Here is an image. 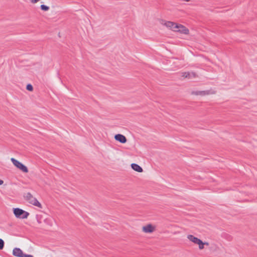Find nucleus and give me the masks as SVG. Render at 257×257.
<instances>
[{"label":"nucleus","mask_w":257,"mask_h":257,"mask_svg":"<svg viewBox=\"0 0 257 257\" xmlns=\"http://www.w3.org/2000/svg\"><path fill=\"white\" fill-rule=\"evenodd\" d=\"M14 213L16 217L22 219L27 218L29 215L28 212L18 208L14 209Z\"/></svg>","instance_id":"nucleus-1"},{"label":"nucleus","mask_w":257,"mask_h":257,"mask_svg":"<svg viewBox=\"0 0 257 257\" xmlns=\"http://www.w3.org/2000/svg\"><path fill=\"white\" fill-rule=\"evenodd\" d=\"M11 160L13 164H14V165L16 166L17 168L21 170L23 172H28L29 171L27 167L24 165H23L22 163L20 162L19 161L17 160L16 159L13 158H11Z\"/></svg>","instance_id":"nucleus-2"},{"label":"nucleus","mask_w":257,"mask_h":257,"mask_svg":"<svg viewBox=\"0 0 257 257\" xmlns=\"http://www.w3.org/2000/svg\"><path fill=\"white\" fill-rule=\"evenodd\" d=\"M161 24L165 26H166L167 28H170L172 30L175 31V30H177V28L178 27V25L176 23H173L172 22L170 21H165L164 20H162Z\"/></svg>","instance_id":"nucleus-3"},{"label":"nucleus","mask_w":257,"mask_h":257,"mask_svg":"<svg viewBox=\"0 0 257 257\" xmlns=\"http://www.w3.org/2000/svg\"><path fill=\"white\" fill-rule=\"evenodd\" d=\"M180 76L184 78L192 79L196 77L197 75L194 72H183L180 73Z\"/></svg>","instance_id":"nucleus-4"},{"label":"nucleus","mask_w":257,"mask_h":257,"mask_svg":"<svg viewBox=\"0 0 257 257\" xmlns=\"http://www.w3.org/2000/svg\"><path fill=\"white\" fill-rule=\"evenodd\" d=\"M176 32H179L184 34H187L189 33V30L182 25L178 24Z\"/></svg>","instance_id":"nucleus-5"},{"label":"nucleus","mask_w":257,"mask_h":257,"mask_svg":"<svg viewBox=\"0 0 257 257\" xmlns=\"http://www.w3.org/2000/svg\"><path fill=\"white\" fill-rule=\"evenodd\" d=\"M114 139L119 142L121 143H125L126 142L127 140L125 136L121 134H117L115 135Z\"/></svg>","instance_id":"nucleus-6"},{"label":"nucleus","mask_w":257,"mask_h":257,"mask_svg":"<svg viewBox=\"0 0 257 257\" xmlns=\"http://www.w3.org/2000/svg\"><path fill=\"white\" fill-rule=\"evenodd\" d=\"M155 230V228L151 224H148L143 227V231L145 233H152Z\"/></svg>","instance_id":"nucleus-7"},{"label":"nucleus","mask_w":257,"mask_h":257,"mask_svg":"<svg viewBox=\"0 0 257 257\" xmlns=\"http://www.w3.org/2000/svg\"><path fill=\"white\" fill-rule=\"evenodd\" d=\"M13 254L16 256L22 257L24 252L20 248L16 247L13 250Z\"/></svg>","instance_id":"nucleus-8"},{"label":"nucleus","mask_w":257,"mask_h":257,"mask_svg":"<svg viewBox=\"0 0 257 257\" xmlns=\"http://www.w3.org/2000/svg\"><path fill=\"white\" fill-rule=\"evenodd\" d=\"M28 201L30 203L33 204V205L37 206L40 208H42L41 203L37 200L36 198L34 197H31V198Z\"/></svg>","instance_id":"nucleus-9"},{"label":"nucleus","mask_w":257,"mask_h":257,"mask_svg":"<svg viewBox=\"0 0 257 257\" xmlns=\"http://www.w3.org/2000/svg\"><path fill=\"white\" fill-rule=\"evenodd\" d=\"M187 238L191 241H192V242L195 243V244H197L198 243H199V242H201L200 241V240L201 239L198 238L197 237H195L193 235H187Z\"/></svg>","instance_id":"nucleus-10"},{"label":"nucleus","mask_w":257,"mask_h":257,"mask_svg":"<svg viewBox=\"0 0 257 257\" xmlns=\"http://www.w3.org/2000/svg\"><path fill=\"white\" fill-rule=\"evenodd\" d=\"M192 94L196 95L204 96V95L209 94V91H208V90H207V91H193L192 92Z\"/></svg>","instance_id":"nucleus-11"},{"label":"nucleus","mask_w":257,"mask_h":257,"mask_svg":"<svg viewBox=\"0 0 257 257\" xmlns=\"http://www.w3.org/2000/svg\"><path fill=\"white\" fill-rule=\"evenodd\" d=\"M132 168L133 170L135 171L138 172H143V169L138 164H132L131 165Z\"/></svg>","instance_id":"nucleus-12"},{"label":"nucleus","mask_w":257,"mask_h":257,"mask_svg":"<svg viewBox=\"0 0 257 257\" xmlns=\"http://www.w3.org/2000/svg\"><path fill=\"white\" fill-rule=\"evenodd\" d=\"M200 241L201 242L198 243L197 244H198L199 248L200 249H203L204 248V243H203V242L201 240H200Z\"/></svg>","instance_id":"nucleus-13"},{"label":"nucleus","mask_w":257,"mask_h":257,"mask_svg":"<svg viewBox=\"0 0 257 257\" xmlns=\"http://www.w3.org/2000/svg\"><path fill=\"white\" fill-rule=\"evenodd\" d=\"M5 245V242L4 241L0 238V250H2L4 248Z\"/></svg>","instance_id":"nucleus-14"},{"label":"nucleus","mask_w":257,"mask_h":257,"mask_svg":"<svg viewBox=\"0 0 257 257\" xmlns=\"http://www.w3.org/2000/svg\"><path fill=\"white\" fill-rule=\"evenodd\" d=\"M41 9L42 10H44V11H48L49 9V7L46 6V5H42L41 6Z\"/></svg>","instance_id":"nucleus-15"},{"label":"nucleus","mask_w":257,"mask_h":257,"mask_svg":"<svg viewBox=\"0 0 257 257\" xmlns=\"http://www.w3.org/2000/svg\"><path fill=\"white\" fill-rule=\"evenodd\" d=\"M33 196L32 195V194L30 193H28L26 194V196H25V197L26 198V199L29 201L31 198V197H33Z\"/></svg>","instance_id":"nucleus-16"},{"label":"nucleus","mask_w":257,"mask_h":257,"mask_svg":"<svg viewBox=\"0 0 257 257\" xmlns=\"http://www.w3.org/2000/svg\"><path fill=\"white\" fill-rule=\"evenodd\" d=\"M26 88L29 91H32L33 89V86L30 84H29L27 85Z\"/></svg>","instance_id":"nucleus-17"},{"label":"nucleus","mask_w":257,"mask_h":257,"mask_svg":"<svg viewBox=\"0 0 257 257\" xmlns=\"http://www.w3.org/2000/svg\"><path fill=\"white\" fill-rule=\"evenodd\" d=\"M22 257H34L32 255L27 254L24 253V254Z\"/></svg>","instance_id":"nucleus-18"},{"label":"nucleus","mask_w":257,"mask_h":257,"mask_svg":"<svg viewBox=\"0 0 257 257\" xmlns=\"http://www.w3.org/2000/svg\"><path fill=\"white\" fill-rule=\"evenodd\" d=\"M39 0H33L32 1V3H36L37 2H38Z\"/></svg>","instance_id":"nucleus-19"},{"label":"nucleus","mask_w":257,"mask_h":257,"mask_svg":"<svg viewBox=\"0 0 257 257\" xmlns=\"http://www.w3.org/2000/svg\"><path fill=\"white\" fill-rule=\"evenodd\" d=\"M4 183V181L2 180H0V185Z\"/></svg>","instance_id":"nucleus-20"},{"label":"nucleus","mask_w":257,"mask_h":257,"mask_svg":"<svg viewBox=\"0 0 257 257\" xmlns=\"http://www.w3.org/2000/svg\"><path fill=\"white\" fill-rule=\"evenodd\" d=\"M203 243H204V245H209V243L207 242H203Z\"/></svg>","instance_id":"nucleus-21"}]
</instances>
